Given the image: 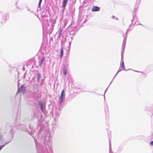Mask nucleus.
Here are the masks:
<instances>
[{"label": "nucleus", "mask_w": 153, "mask_h": 153, "mask_svg": "<svg viewBox=\"0 0 153 153\" xmlns=\"http://www.w3.org/2000/svg\"><path fill=\"white\" fill-rule=\"evenodd\" d=\"M64 97V90H63L62 92L61 93L60 98L59 99V102L60 103H61L63 101V100Z\"/></svg>", "instance_id": "obj_1"}, {"label": "nucleus", "mask_w": 153, "mask_h": 153, "mask_svg": "<svg viewBox=\"0 0 153 153\" xmlns=\"http://www.w3.org/2000/svg\"><path fill=\"white\" fill-rule=\"evenodd\" d=\"M100 10V7L96 6H94L92 9L91 11L93 12L99 11Z\"/></svg>", "instance_id": "obj_2"}, {"label": "nucleus", "mask_w": 153, "mask_h": 153, "mask_svg": "<svg viewBox=\"0 0 153 153\" xmlns=\"http://www.w3.org/2000/svg\"><path fill=\"white\" fill-rule=\"evenodd\" d=\"M68 1V0H63L62 3V7H65Z\"/></svg>", "instance_id": "obj_3"}, {"label": "nucleus", "mask_w": 153, "mask_h": 153, "mask_svg": "<svg viewBox=\"0 0 153 153\" xmlns=\"http://www.w3.org/2000/svg\"><path fill=\"white\" fill-rule=\"evenodd\" d=\"M39 104L41 107V110L43 111V104L42 101H40L39 102Z\"/></svg>", "instance_id": "obj_4"}, {"label": "nucleus", "mask_w": 153, "mask_h": 153, "mask_svg": "<svg viewBox=\"0 0 153 153\" xmlns=\"http://www.w3.org/2000/svg\"><path fill=\"white\" fill-rule=\"evenodd\" d=\"M63 51L62 48L61 49V52H60V58H62V57L63 56Z\"/></svg>", "instance_id": "obj_5"}, {"label": "nucleus", "mask_w": 153, "mask_h": 153, "mask_svg": "<svg viewBox=\"0 0 153 153\" xmlns=\"http://www.w3.org/2000/svg\"><path fill=\"white\" fill-rule=\"evenodd\" d=\"M41 77V75L40 74H39L38 75V76H37V80L38 81H39L40 80Z\"/></svg>", "instance_id": "obj_6"}, {"label": "nucleus", "mask_w": 153, "mask_h": 153, "mask_svg": "<svg viewBox=\"0 0 153 153\" xmlns=\"http://www.w3.org/2000/svg\"><path fill=\"white\" fill-rule=\"evenodd\" d=\"M44 59H45L44 57H43L42 58V60L40 62V65H41V66L42 64V63H43V61H44Z\"/></svg>", "instance_id": "obj_7"}, {"label": "nucleus", "mask_w": 153, "mask_h": 153, "mask_svg": "<svg viewBox=\"0 0 153 153\" xmlns=\"http://www.w3.org/2000/svg\"><path fill=\"white\" fill-rule=\"evenodd\" d=\"M63 74L65 75H66V72L65 70V68H64Z\"/></svg>", "instance_id": "obj_8"}, {"label": "nucleus", "mask_w": 153, "mask_h": 153, "mask_svg": "<svg viewBox=\"0 0 153 153\" xmlns=\"http://www.w3.org/2000/svg\"><path fill=\"white\" fill-rule=\"evenodd\" d=\"M122 68L124 69L125 68V67H124V63L123 62H122Z\"/></svg>", "instance_id": "obj_9"}, {"label": "nucleus", "mask_w": 153, "mask_h": 153, "mask_svg": "<svg viewBox=\"0 0 153 153\" xmlns=\"http://www.w3.org/2000/svg\"><path fill=\"white\" fill-rule=\"evenodd\" d=\"M150 145L151 146L153 145V141H151L150 143Z\"/></svg>", "instance_id": "obj_10"}, {"label": "nucleus", "mask_w": 153, "mask_h": 153, "mask_svg": "<svg viewBox=\"0 0 153 153\" xmlns=\"http://www.w3.org/2000/svg\"><path fill=\"white\" fill-rule=\"evenodd\" d=\"M4 145H1L0 146V150L2 149V148L4 147Z\"/></svg>", "instance_id": "obj_11"}, {"label": "nucleus", "mask_w": 153, "mask_h": 153, "mask_svg": "<svg viewBox=\"0 0 153 153\" xmlns=\"http://www.w3.org/2000/svg\"><path fill=\"white\" fill-rule=\"evenodd\" d=\"M42 1H41V0H39V7H40V6L42 2Z\"/></svg>", "instance_id": "obj_12"}]
</instances>
